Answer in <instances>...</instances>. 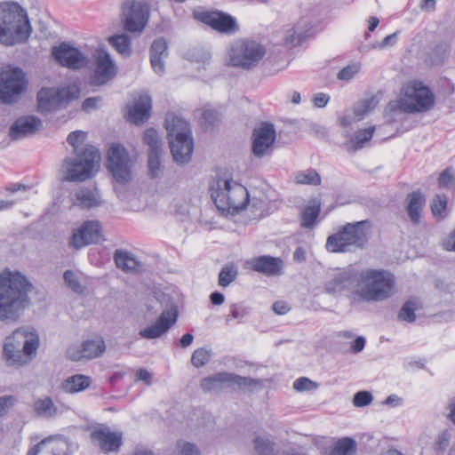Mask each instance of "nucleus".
I'll use <instances>...</instances> for the list:
<instances>
[{
    "instance_id": "obj_26",
    "label": "nucleus",
    "mask_w": 455,
    "mask_h": 455,
    "mask_svg": "<svg viewBox=\"0 0 455 455\" xmlns=\"http://www.w3.org/2000/svg\"><path fill=\"white\" fill-rule=\"evenodd\" d=\"M43 126L40 118L35 116H27L18 118L10 127L9 136L18 140L36 133Z\"/></svg>"
},
{
    "instance_id": "obj_5",
    "label": "nucleus",
    "mask_w": 455,
    "mask_h": 455,
    "mask_svg": "<svg viewBox=\"0 0 455 455\" xmlns=\"http://www.w3.org/2000/svg\"><path fill=\"white\" fill-rule=\"evenodd\" d=\"M356 294L365 301H383L388 299L395 287V275L384 269L357 270Z\"/></svg>"
},
{
    "instance_id": "obj_27",
    "label": "nucleus",
    "mask_w": 455,
    "mask_h": 455,
    "mask_svg": "<svg viewBox=\"0 0 455 455\" xmlns=\"http://www.w3.org/2000/svg\"><path fill=\"white\" fill-rule=\"evenodd\" d=\"M314 27L307 18H301L293 28L285 32L283 43L288 48L300 45L314 34Z\"/></svg>"
},
{
    "instance_id": "obj_23",
    "label": "nucleus",
    "mask_w": 455,
    "mask_h": 455,
    "mask_svg": "<svg viewBox=\"0 0 455 455\" xmlns=\"http://www.w3.org/2000/svg\"><path fill=\"white\" fill-rule=\"evenodd\" d=\"M252 153L257 157H263L272 148L275 140V130L272 124L263 123L252 133Z\"/></svg>"
},
{
    "instance_id": "obj_11",
    "label": "nucleus",
    "mask_w": 455,
    "mask_h": 455,
    "mask_svg": "<svg viewBox=\"0 0 455 455\" xmlns=\"http://www.w3.org/2000/svg\"><path fill=\"white\" fill-rule=\"evenodd\" d=\"M80 95V89L76 84L61 88H42L36 96L37 108L40 113H49L61 108Z\"/></svg>"
},
{
    "instance_id": "obj_22",
    "label": "nucleus",
    "mask_w": 455,
    "mask_h": 455,
    "mask_svg": "<svg viewBox=\"0 0 455 455\" xmlns=\"http://www.w3.org/2000/svg\"><path fill=\"white\" fill-rule=\"evenodd\" d=\"M92 443L107 452H116L123 443V435L119 432H112L108 427H95L91 432Z\"/></svg>"
},
{
    "instance_id": "obj_34",
    "label": "nucleus",
    "mask_w": 455,
    "mask_h": 455,
    "mask_svg": "<svg viewBox=\"0 0 455 455\" xmlns=\"http://www.w3.org/2000/svg\"><path fill=\"white\" fill-rule=\"evenodd\" d=\"M92 384V379L83 374H76L64 380L62 388L67 393L74 394L85 390Z\"/></svg>"
},
{
    "instance_id": "obj_58",
    "label": "nucleus",
    "mask_w": 455,
    "mask_h": 455,
    "mask_svg": "<svg viewBox=\"0 0 455 455\" xmlns=\"http://www.w3.org/2000/svg\"><path fill=\"white\" fill-rule=\"evenodd\" d=\"M330 100V97L323 92L316 93L313 98V102L316 108L325 107Z\"/></svg>"
},
{
    "instance_id": "obj_41",
    "label": "nucleus",
    "mask_w": 455,
    "mask_h": 455,
    "mask_svg": "<svg viewBox=\"0 0 455 455\" xmlns=\"http://www.w3.org/2000/svg\"><path fill=\"white\" fill-rule=\"evenodd\" d=\"M238 275L237 267L234 264H227L224 266L219 274V285L222 287L228 286L235 281Z\"/></svg>"
},
{
    "instance_id": "obj_10",
    "label": "nucleus",
    "mask_w": 455,
    "mask_h": 455,
    "mask_svg": "<svg viewBox=\"0 0 455 455\" xmlns=\"http://www.w3.org/2000/svg\"><path fill=\"white\" fill-rule=\"evenodd\" d=\"M265 48L256 41H235L229 51V65L243 69L255 67L265 55Z\"/></svg>"
},
{
    "instance_id": "obj_61",
    "label": "nucleus",
    "mask_w": 455,
    "mask_h": 455,
    "mask_svg": "<svg viewBox=\"0 0 455 455\" xmlns=\"http://www.w3.org/2000/svg\"><path fill=\"white\" fill-rule=\"evenodd\" d=\"M151 373L146 369H139L136 373V379L145 382L146 385H151Z\"/></svg>"
},
{
    "instance_id": "obj_47",
    "label": "nucleus",
    "mask_w": 455,
    "mask_h": 455,
    "mask_svg": "<svg viewBox=\"0 0 455 455\" xmlns=\"http://www.w3.org/2000/svg\"><path fill=\"white\" fill-rule=\"evenodd\" d=\"M163 151H148V175L154 179L159 176L160 173V156Z\"/></svg>"
},
{
    "instance_id": "obj_38",
    "label": "nucleus",
    "mask_w": 455,
    "mask_h": 455,
    "mask_svg": "<svg viewBox=\"0 0 455 455\" xmlns=\"http://www.w3.org/2000/svg\"><path fill=\"white\" fill-rule=\"evenodd\" d=\"M321 212L320 204L307 205L300 213V225L304 228H312Z\"/></svg>"
},
{
    "instance_id": "obj_7",
    "label": "nucleus",
    "mask_w": 455,
    "mask_h": 455,
    "mask_svg": "<svg viewBox=\"0 0 455 455\" xmlns=\"http://www.w3.org/2000/svg\"><path fill=\"white\" fill-rule=\"evenodd\" d=\"M165 128L173 160L178 164L189 162L194 143L188 123L175 115H168L165 118Z\"/></svg>"
},
{
    "instance_id": "obj_29",
    "label": "nucleus",
    "mask_w": 455,
    "mask_h": 455,
    "mask_svg": "<svg viewBox=\"0 0 455 455\" xmlns=\"http://www.w3.org/2000/svg\"><path fill=\"white\" fill-rule=\"evenodd\" d=\"M405 203V210L410 220L414 225L419 224L426 204V196L418 189L407 195Z\"/></svg>"
},
{
    "instance_id": "obj_36",
    "label": "nucleus",
    "mask_w": 455,
    "mask_h": 455,
    "mask_svg": "<svg viewBox=\"0 0 455 455\" xmlns=\"http://www.w3.org/2000/svg\"><path fill=\"white\" fill-rule=\"evenodd\" d=\"M254 451L257 455H272L275 442L270 435H256L253 439Z\"/></svg>"
},
{
    "instance_id": "obj_48",
    "label": "nucleus",
    "mask_w": 455,
    "mask_h": 455,
    "mask_svg": "<svg viewBox=\"0 0 455 455\" xmlns=\"http://www.w3.org/2000/svg\"><path fill=\"white\" fill-rule=\"evenodd\" d=\"M64 282L74 292L82 294L85 287L81 284L77 275L72 270H66L63 275Z\"/></svg>"
},
{
    "instance_id": "obj_60",
    "label": "nucleus",
    "mask_w": 455,
    "mask_h": 455,
    "mask_svg": "<svg viewBox=\"0 0 455 455\" xmlns=\"http://www.w3.org/2000/svg\"><path fill=\"white\" fill-rule=\"evenodd\" d=\"M244 315H245L244 308H241L237 305H233L231 307L230 312L228 315L227 321H229L230 318H232V319L243 318Z\"/></svg>"
},
{
    "instance_id": "obj_55",
    "label": "nucleus",
    "mask_w": 455,
    "mask_h": 455,
    "mask_svg": "<svg viewBox=\"0 0 455 455\" xmlns=\"http://www.w3.org/2000/svg\"><path fill=\"white\" fill-rule=\"evenodd\" d=\"M359 70L360 66L356 63H354L343 68L338 73L337 77L339 80L349 81L359 72Z\"/></svg>"
},
{
    "instance_id": "obj_54",
    "label": "nucleus",
    "mask_w": 455,
    "mask_h": 455,
    "mask_svg": "<svg viewBox=\"0 0 455 455\" xmlns=\"http://www.w3.org/2000/svg\"><path fill=\"white\" fill-rule=\"evenodd\" d=\"M373 400V395L371 392L362 390L354 395L353 404L355 407H364L369 405Z\"/></svg>"
},
{
    "instance_id": "obj_1",
    "label": "nucleus",
    "mask_w": 455,
    "mask_h": 455,
    "mask_svg": "<svg viewBox=\"0 0 455 455\" xmlns=\"http://www.w3.org/2000/svg\"><path fill=\"white\" fill-rule=\"evenodd\" d=\"M33 289V283L19 271L0 274V322L19 321L32 304Z\"/></svg>"
},
{
    "instance_id": "obj_30",
    "label": "nucleus",
    "mask_w": 455,
    "mask_h": 455,
    "mask_svg": "<svg viewBox=\"0 0 455 455\" xmlns=\"http://www.w3.org/2000/svg\"><path fill=\"white\" fill-rule=\"evenodd\" d=\"M168 56V44L164 37H159L151 44L150 63L154 71L159 75L164 72V59Z\"/></svg>"
},
{
    "instance_id": "obj_16",
    "label": "nucleus",
    "mask_w": 455,
    "mask_h": 455,
    "mask_svg": "<svg viewBox=\"0 0 455 455\" xmlns=\"http://www.w3.org/2000/svg\"><path fill=\"white\" fill-rule=\"evenodd\" d=\"M26 455H72L70 440L62 435H50L31 446Z\"/></svg>"
},
{
    "instance_id": "obj_31",
    "label": "nucleus",
    "mask_w": 455,
    "mask_h": 455,
    "mask_svg": "<svg viewBox=\"0 0 455 455\" xmlns=\"http://www.w3.org/2000/svg\"><path fill=\"white\" fill-rule=\"evenodd\" d=\"M32 407L35 413L43 419H52L60 414V409L50 396L36 399Z\"/></svg>"
},
{
    "instance_id": "obj_25",
    "label": "nucleus",
    "mask_w": 455,
    "mask_h": 455,
    "mask_svg": "<svg viewBox=\"0 0 455 455\" xmlns=\"http://www.w3.org/2000/svg\"><path fill=\"white\" fill-rule=\"evenodd\" d=\"M357 287V270H355L354 268H347L339 271L325 285V289L329 293H339L347 290L356 294Z\"/></svg>"
},
{
    "instance_id": "obj_13",
    "label": "nucleus",
    "mask_w": 455,
    "mask_h": 455,
    "mask_svg": "<svg viewBox=\"0 0 455 455\" xmlns=\"http://www.w3.org/2000/svg\"><path fill=\"white\" fill-rule=\"evenodd\" d=\"M149 7L139 0H125L122 6V21L126 31L140 34L148 24Z\"/></svg>"
},
{
    "instance_id": "obj_14",
    "label": "nucleus",
    "mask_w": 455,
    "mask_h": 455,
    "mask_svg": "<svg viewBox=\"0 0 455 455\" xmlns=\"http://www.w3.org/2000/svg\"><path fill=\"white\" fill-rule=\"evenodd\" d=\"M259 384V380L250 377H243L228 371H220L203 378L200 382V387L204 392H212L220 390L223 387L232 386H236L240 389H249Z\"/></svg>"
},
{
    "instance_id": "obj_12",
    "label": "nucleus",
    "mask_w": 455,
    "mask_h": 455,
    "mask_svg": "<svg viewBox=\"0 0 455 455\" xmlns=\"http://www.w3.org/2000/svg\"><path fill=\"white\" fill-rule=\"evenodd\" d=\"M27 78L20 68H12L3 71L0 75V103L12 104L17 102L27 88Z\"/></svg>"
},
{
    "instance_id": "obj_44",
    "label": "nucleus",
    "mask_w": 455,
    "mask_h": 455,
    "mask_svg": "<svg viewBox=\"0 0 455 455\" xmlns=\"http://www.w3.org/2000/svg\"><path fill=\"white\" fill-rule=\"evenodd\" d=\"M416 303L412 300L406 301L398 312V319L406 323L416 321Z\"/></svg>"
},
{
    "instance_id": "obj_35",
    "label": "nucleus",
    "mask_w": 455,
    "mask_h": 455,
    "mask_svg": "<svg viewBox=\"0 0 455 455\" xmlns=\"http://www.w3.org/2000/svg\"><path fill=\"white\" fill-rule=\"evenodd\" d=\"M357 444L352 437H342L338 439L328 455H355Z\"/></svg>"
},
{
    "instance_id": "obj_2",
    "label": "nucleus",
    "mask_w": 455,
    "mask_h": 455,
    "mask_svg": "<svg viewBox=\"0 0 455 455\" xmlns=\"http://www.w3.org/2000/svg\"><path fill=\"white\" fill-rule=\"evenodd\" d=\"M403 98L388 103L385 109L386 122L395 123L405 113L415 114L428 111L435 105V95L429 87L420 81L409 84Z\"/></svg>"
},
{
    "instance_id": "obj_40",
    "label": "nucleus",
    "mask_w": 455,
    "mask_h": 455,
    "mask_svg": "<svg viewBox=\"0 0 455 455\" xmlns=\"http://www.w3.org/2000/svg\"><path fill=\"white\" fill-rule=\"evenodd\" d=\"M116 267L125 273H137L142 270V264L137 258H114Z\"/></svg>"
},
{
    "instance_id": "obj_42",
    "label": "nucleus",
    "mask_w": 455,
    "mask_h": 455,
    "mask_svg": "<svg viewBox=\"0 0 455 455\" xmlns=\"http://www.w3.org/2000/svg\"><path fill=\"white\" fill-rule=\"evenodd\" d=\"M143 140L148 146L149 151H163V143L156 129L148 128L144 132Z\"/></svg>"
},
{
    "instance_id": "obj_4",
    "label": "nucleus",
    "mask_w": 455,
    "mask_h": 455,
    "mask_svg": "<svg viewBox=\"0 0 455 455\" xmlns=\"http://www.w3.org/2000/svg\"><path fill=\"white\" fill-rule=\"evenodd\" d=\"M40 345L35 330L19 328L5 338L3 357L8 366H22L36 357Z\"/></svg>"
},
{
    "instance_id": "obj_37",
    "label": "nucleus",
    "mask_w": 455,
    "mask_h": 455,
    "mask_svg": "<svg viewBox=\"0 0 455 455\" xmlns=\"http://www.w3.org/2000/svg\"><path fill=\"white\" fill-rule=\"evenodd\" d=\"M375 126H371L367 129L359 130L354 138L347 142V148L351 151H357L363 148L364 143L371 140L372 138Z\"/></svg>"
},
{
    "instance_id": "obj_33",
    "label": "nucleus",
    "mask_w": 455,
    "mask_h": 455,
    "mask_svg": "<svg viewBox=\"0 0 455 455\" xmlns=\"http://www.w3.org/2000/svg\"><path fill=\"white\" fill-rule=\"evenodd\" d=\"M74 204L82 209H90L100 204V198L96 189L81 188L75 193Z\"/></svg>"
},
{
    "instance_id": "obj_59",
    "label": "nucleus",
    "mask_w": 455,
    "mask_h": 455,
    "mask_svg": "<svg viewBox=\"0 0 455 455\" xmlns=\"http://www.w3.org/2000/svg\"><path fill=\"white\" fill-rule=\"evenodd\" d=\"M178 455H199V451L196 445L190 443H185Z\"/></svg>"
},
{
    "instance_id": "obj_24",
    "label": "nucleus",
    "mask_w": 455,
    "mask_h": 455,
    "mask_svg": "<svg viewBox=\"0 0 455 455\" xmlns=\"http://www.w3.org/2000/svg\"><path fill=\"white\" fill-rule=\"evenodd\" d=\"M52 53L61 66L72 69H78L84 67L86 62L85 56L78 49L72 47L66 42L53 47Z\"/></svg>"
},
{
    "instance_id": "obj_49",
    "label": "nucleus",
    "mask_w": 455,
    "mask_h": 455,
    "mask_svg": "<svg viewBox=\"0 0 455 455\" xmlns=\"http://www.w3.org/2000/svg\"><path fill=\"white\" fill-rule=\"evenodd\" d=\"M220 120L219 113L212 108H204L202 112L201 124L205 130L212 129Z\"/></svg>"
},
{
    "instance_id": "obj_17",
    "label": "nucleus",
    "mask_w": 455,
    "mask_h": 455,
    "mask_svg": "<svg viewBox=\"0 0 455 455\" xmlns=\"http://www.w3.org/2000/svg\"><path fill=\"white\" fill-rule=\"evenodd\" d=\"M196 19L213 30L225 35H234L239 26L234 17L220 11H206L196 15Z\"/></svg>"
},
{
    "instance_id": "obj_9",
    "label": "nucleus",
    "mask_w": 455,
    "mask_h": 455,
    "mask_svg": "<svg viewBox=\"0 0 455 455\" xmlns=\"http://www.w3.org/2000/svg\"><path fill=\"white\" fill-rule=\"evenodd\" d=\"M368 220L347 223L338 233L330 235L326 248L331 252H351L355 249L363 248L369 238Z\"/></svg>"
},
{
    "instance_id": "obj_46",
    "label": "nucleus",
    "mask_w": 455,
    "mask_h": 455,
    "mask_svg": "<svg viewBox=\"0 0 455 455\" xmlns=\"http://www.w3.org/2000/svg\"><path fill=\"white\" fill-rule=\"evenodd\" d=\"M87 133L85 132L77 130L70 132L67 138V141L74 148L75 154H82L83 148L80 146L85 141Z\"/></svg>"
},
{
    "instance_id": "obj_53",
    "label": "nucleus",
    "mask_w": 455,
    "mask_h": 455,
    "mask_svg": "<svg viewBox=\"0 0 455 455\" xmlns=\"http://www.w3.org/2000/svg\"><path fill=\"white\" fill-rule=\"evenodd\" d=\"M447 197L445 195H436L431 204V210L434 216H440L446 210Z\"/></svg>"
},
{
    "instance_id": "obj_21",
    "label": "nucleus",
    "mask_w": 455,
    "mask_h": 455,
    "mask_svg": "<svg viewBox=\"0 0 455 455\" xmlns=\"http://www.w3.org/2000/svg\"><path fill=\"white\" fill-rule=\"evenodd\" d=\"M116 75V67L109 53L105 50H98L95 54L94 74L92 84L103 85L113 79Z\"/></svg>"
},
{
    "instance_id": "obj_20",
    "label": "nucleus",
    "mask_w": 455,
    "mask_h": 455,
    "mask_svg": "<svg viewBox=\"0 0 455 455\" xmlns=\"http://www.w3.org/2000/svg\"><path fill=\"white\" fill-rule=\"evenodd\" d=\"M101 236L100 223L98 220H87L77 230L74 231L69 244L76 249H80L98 243Z\"/></svg>"
},
{
    "instance_id": "obj_43",
    "label": "nucleus",
    "mask_w": 455,
    "mask_h": 455,
    "mask_svg": "<svg viewBox=\"0 0 455 455\" xmlns=\"http://www.w3.org/2000/svg\"><path fill=\"white\" fill-rule=\"evenodd\" d=\"M295 180L299 184L318 186L321 183V177L315 170L309 169L306 172H298Z\"/></svg>"
},
{
    "instance_id": "obj_63",
    "label": "nucleus",
    "mask_w": 455,
    "mask_h": 455,
    "mask_svg": "<svg viewBox=\"0 0 455 455\" xmlns=\"http://www.w3.org/2000/svg\"><path fill=\"white\" fill-rule=\"evenodd\" d=\"M272 309L275 314L282 315L289 312L290 307L283 301H275L272 306Z\"/></svg>"
},
{
    "instance_id": "obj_45",
    "label": "nucleus",
    "mask_w": 455,
    "mask_h": 455,
    "mask_svg": "<svg viewBox=\"0 0 455 455\" xmlns=\"http://www.w3.org/2000/svg\"><path fill=\"white\" fill-rule=\"evenodd\" d=\"M377 103L375 98L365 99L359 101L354 108V114L357 120H361L366 114L375 108Z\"/></svg>"
},
{
    "instance_id": "obj_3",
    "label": "nucleus",
    "mask_w": 455,
    "mask_h": 455,
    "mask_svg": "<svg viewBox=\"0 0 455 455\" xmlns=\"http://www.w3.org/2000/svg\"><path fill=\"white\" fill-rule=\"evenodd\" d=\"M31 26L24 9L14 2L0 4V42L14 45L27 41Z\"/></svg>"
},
{
    "instance_id": "obj_6",
    "label": "nucleus",
    "mask_w": 455,
    "mask_h": 455,
    "mask_svg": "<svg viewBox=\"0 0 455 455\" xmlns=\"http://www.w3.org/2000/svg\"><path fill=\"white\" fill-rule=\"evenodd\" d=\"M210 189L214 204L222 213L236 214L250 203L246 188L232 180L219 179Z\"/></svg>"
},
{
    "instance_id": "obj_19",
    "label": "nucleus",
    "mask_w": 455,
    "mask_h": 455,
    "mask_svg": "<svg viewBox=\"0 0 455 455\" xmlns=\"http://www.w3.org/2000/svg\"><path fill=\"white\" fill-rule=\"evenodd\" d=\"M178 315L176 306L172 307L169 310H164L156 323L140 330L139 335L147 339L160 338L177 322Z\"/></svg>"
},
{
    "instance_id": "obj_28",
    "label": "nucleus",
    "mask_w": 455,
    "mask_h": 455,
    "mask_svg": "<svg viewBox=\"0 0 455 455\" xmlns=\"http://www.w3.org/2000/svg\"><path fill=\"white\" fill-rule=\"evenodd\" d=\"M151 107V97L148 94L140 95L133 106L129 107L127 119L135 124L144 123L150 117Z\"/></svg>"
},
{
    "instance_id": "obj_15",
    "label": "nucleus",
    "mask_w": 455,
    "mask_h": 455,
    "mask_svg": "<svg viewBox=\"0 0 455 455\" xmlns=\"http://www.w3.org/2000/svg\"><path fill=\"white\" fill-rule=\"evenodd\" d=\"M108 168L115 180L120 185H126L132 179V163L125 148L113 144L108 151Z\"/></svg>"
},
{
    "instance_id": "obj_56",
    "label": "nucleus",
    "mask_w": 455,
    "mask_h": 455,
    "mask_svg": "<svg viewBox=\"0 0 455 455\" xmlns=\"http://www.w3.org/2000/svg\"><path fill=\"white\" fill-rule=\"evenodd\" d=\"M316 383L307 377H300L293 382V388L297 391H310L315 389Z\"/></svg>"
},
{
    "instance_id": "obj_62",
    "label": "nucleus",
    "mask_w": 455,
    "mask_h": 455,
    "mask_svg": "<svg viewBox=\"0 0 455 455\" xmlns=\"http://www.w3.org/2000/svg\"><path fill=\"white\" fill-rule=\"evenodd\" d=\"M443 246L449 251H455V228L454 230L443 240Z\"/></svg>"
},
{
    "instance_id": "obj_32",
    "label": "nucleus",
    "mask_w": 455,
    "mask_h": 455,
    "mask_svg": "<svg viewBox=\"0 0 455 455\" xmlns=\"http://www.w3.org/2000/svg\"><path fill=\"white\" fill-rule=\"evenodd\" d=\"M283 267L281 258H256L252 269L267 275H280Z\"/></svg>"
},
{
    "instance_id": "obj_57",
    "label": "nucleus",
    "mask_w": 455,
    "mask_h": 455,
    "mask_svg": "<svg viewBox=\"0 0 455 455\" xmlns=\"http://www.w3.org/2000/svg\"><path fill=\"white\" fill-rule=\"evenodd\" d=\"M451 438V434L449 430L446 429L442 431L437 436L435 450L441 451H445L450 443Z\"/></svg>"
},
{
    "instance_id": "obj_51",
    "label": "nucleus",
    "mask_w": 455,
    "mask_h": 455,
    "mask_svg": "<svg viewBox=\"0 0 455 455\" xmlns=\"http://www.w3.org/2000/svg\"><path fill=\"white\" fill-rule=\"evenodd\" d=\"M438 187L440 188H455V173L451 168H446L440 173L438 178Z\"/></svg>"
},
{
    "instance_id": "obj_50",
    "label": "nucleus",
    "mask_w": 455,
    "mask_h": 455,
    "mask_svg": "<svg viewBox=\"0 0 455 455\" xmlns=\"http://www.w3.org/2000/svg\"><path fill=\"white\" fill-rule=\"evenodd\" d=\"M210 359V352L204 347H200L193 352L191 356V363L195 367L200 368L208 363Z\"/></svg>"
},
{
    "instance_id": "obj_8",
    "label": "nucleus",
    "mask_w": 455,
    "mask_h": 455,
    "mask_svg": "<svg viewBox=\"0 0 455 455\" xmlns=\"http://www.w3.org/2000/svg\"><path fill=\"white\" fill-rule=\"evenodd\" d=\"M74 157H66L63 161L61 172L63 180L72 182H82L91 179L99 170L100 155L99 150L86 145L82 154H75Z\"/></svg>"
},
{
    "instance_id": "obj_64",
    "label": "nucleus",
    "mask_w": 455,
    "mask_h": 455,
    "mask_svg": "<svg viewBox=\"0 0 455 455\" xmlns=\"http://www.w3.org/2000/svg\"><path fill=\"white\" fill-rule=\"evenodd\" d=\"M366 340L363 336L357 337L351 345V351L355 354L361 352L365 347Z\"/></svg>"
},
{
    "instance_id": "obj_39",
    "label": "nucleus",
    "mask_w": 455,
    "mask_h": 455,
    "mask_svg": "<svg viewBox=\"0 0 455 455\" xmlns=\"http://www.w3.org/2000/svg\"><path fill=\"white\" fill-rule=\"evenodd\" d=\"M109 44L123 56H129L132 52L131 38L126 34L111 36Z\"/></svg>"
},
{
    "instance_id": "obj_52",
    "label": "nucleus",
    "mask_w": 455,
    "mask_h": 455,
    "mask_svg": "<svg viewBox=\"0 0 455 455\" xmlns=\"http://www.w3.org/2000/svg\"><path fill=\"white\" fill-rule=\"evenodd\" d=\"M251 211L255 219H260L267 215V202L263 199L253 197L251 201Z\"/></svg>"
},
{
    "instance_id": "obj_18",
    "label": "nucleus",
    "mask_w": 455,
    "mask_h": 455,
    "mask_svg": "<svg viewBox=\"0 0 455 455\" xmlns=\"http://www.w3.org/2000/svg\"><path fill=\"white\" fill-rule=\"evenodd\" d=\"M106 344L102 338L84 340L80 346H71L67 351L68 357L75 362L91 360L102 355Z\"/></svg>"
}]
</instances>
